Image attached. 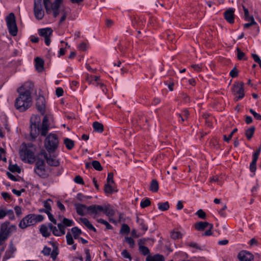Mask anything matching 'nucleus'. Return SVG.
I'll return each mask as SVG.
<instances>
[{
  "mask_svg": "<svg viewBox=\"0 0 261 261\" xmlns=\"http://www.w3.org/2000/svg\"><path fill=\"white\" fill-rule=\"evenodd\" d=\"M30 136L32 139H35L40 132L43 136L46 135L49 127L48 119L46 115L44 116L41 127H39L40 118L39 116H32L30 119Z\"/></svg>",
  "mask_w": 261,
  "mask_h": 261,
  "instance_id": "obj_1",
  "label": "nucleus"
},
{
  "mask_svg": "<svg viewBox=\"0 0 261 261\" xmlns=\"http://www.w3.org/2000/svg\"><path fill=\"white\" fill-rule=\"evenodd\" d=\"M17 91L19 95L15 99L14 106L19 112H24L32 105L31 92L25 90L23 87H20Z\"/></svg>",
  "mask_w": 261,
  "mask_h": 261,
  "instance_id": "obj_2",
  "label": "nucleus"
},
{
  "mask_svg": "<svg viewBox=\"0 0 261 261\" xmlns=\"http://www.w3.org/2000/svg\"><path fill=\"white\" fill-rule=\"evenodd\" d=\"M16 230V226L14 225H10L9 221L2 223L0 228V246L4 243L12 232Z\"/></svg>",
  "mask_w": 261,
  "mask_h": 261,
  "instance_id": "obj_3",
  "label": "nucleus"
},
{
  "mask_svg": "<svg viewBox=\"0 0 261 261\" xmlns=\"http://www.w3.org/2000/svg\"><path fill=\"white\" fill-rule=\"evenodd\" d=\"M43 218V216L41 215L29 214L20 221L19 226L22 229H24L42 221Z\"/></svg>",
  "mask_w": 261,
  "mask_h": 261,
  "instance_id": "obj_4",
  "label": "nucleus"
},
{
  "mask_svg": "<svg viewBox=\"0 0 261 261\" xmlns=\"http://www.w3.org/2000/svg\"><path fill=\"white\" fill-rule=\"evenodd\" d=\"M59 140L57 136L54 134H49L44 142V146L49 153H53L57 149Z\"/></svg>",
  "mask_w": 261,
  "mask_h": 261,
  "instance_id": "obj_5",
  "label": "nucleus"
},
{
  "mask_svg": "<svg viewBox=\"0 0 261 261\" xmlns=\"http://www.w3.org/2000/svg\"><path fill=\"white\" fill-rule=\"evenodd\" d=\"M7 24L10 34L15 36L17 34V27L16 23L15 17L13 13H11L6 18Z\"/></svg>",
  "mask_w": 261,
  "mask_h": 261,
  "instance_id": "obj_6",
  "label": "nucleus"
},
{
  "mask_svg": "<svg viewBox=\"0 0 261 261\" xmlns=\"http://www.w3.org/2000/svg\"><path fill=\"white\" fill-rule=\"evenodd\" d=\"M21 159L23 161H27L31 162L34 159V153L30 149L28 148L26 145H23L19 151Z\"/></svg>",
  "mask_w": 261,
  "mask_h": 261,
  "instance_id": "obj_7",
  "label": "nucleus"
},
{
  "mask_svg": "<svg viewBox=\"0 0 261 261\" xmlns=\"http://www.w3.org/2000/svg\"><path fill=\"white\" fill-rule=\"evenodd\" d=\"M35 172L40 177L45 178L48 175L45 169L44 162L42 160H38L35 164Z\"/></svg>",
  "mask_w": 261,
  "mask_h": 261,
  "instance_id": "obj_8",
  "label": "nucleus"
},
{
  "mask_svg": "<svg viewBox=\"0 0 261 261\" xmlns=\"http://www.w3.org/2000/svg\"><path fill=\"white\" fill-rule=\"evenodd\" d=\"M41 1L42 0H34V13L36 18L38 20H41L44 15Z\"/></svg>",
  "mask_w": 261,
  "mask_h": 261,
  "instance_id": "obj_9",
  "label": "nucleus"
},
{
  "mask_svg": "<svg viewBox=\"0 0 261 261\" xmlns=\"http://www.w3.org/2000/svg\"><path fill=\"white\" fill-rule=\"evenodd\" d=\"M38 33L40 36L44 38L46 45L48 46L50 44V37L53 34L52 29L49 28L41 29L38 30Z\"/></svg>",
  "mask_w": 261,
  "mask_h": 261,
  "instance_id": "obj_10",
  "label": "nucleus"
},
{
  "mask_svg": "<svg viewBox=\"0 0 261 261\" xmlns=\"http://www.w3.org/2000/svg\"><path fill=\"white\" fill-rule=\"evenodd\" d=\"M244 83L242 82L238 83L233 85L232 92L234 95H238L236 97V100L242 98L244 96Z\"/></svg>",
  "mask_w": 261,
  "mask_h": 261,
  "instance_id": "obj_11",
  "label": "nucleus"
},
{
  "mask_svg": "<svg viewBox=\"0 0 261 261\" xmlns=\"http://www.w3.org/2000/svg\"><path fill=\"white\" fill-rule=\"evenodd\" d=\"M41 252L44 255L48 256V255H50V257L54 260L56 259L57 255H58V248L56 246H55L54 248L52 251H51L50 248L45 246L44 247L43 250H42Z\"/></svg>",
  "mask_w": 261,
  "mask_h": 261,
  "instance_id": "obj_12",
  "label": "nucleus"
},
{
  "mask_svg": "<svg viewBox=\"0 0 261 261\" xmlns=\"http://www.w3.org/2000/svg\"><path fill=\"white\" fill-rule=\"evenodd\" d=\"M74 206L76 212L79 215L83 216L88 213V206L86 205L80 203H75L74 204Z\"/></svg>",
  "mask_w": 261,
  "mask_h": 261,
  "instance_id": "obj_13",
  "label": "nucleus"
},
{
  "mask_svg": "<svg viewBox=\"0 0 261 261\" xmlns=\"http://www.w3.org/2000/svg\"><path fill=\"white\" fill-rule=\"evenodd\" d=\"M41 154L44 156L48 165L55 167H58L60 165V162L56 160L55 157L51 156L50 155H48L45 151L42 152Z\"/></svg>",
  "mask_w": 261,
  "mask_h": 261,
  "instance_id": "obj_14",
  "label": "nucleus"
},
{
  "mask_svg": "<svg viewBox=\"0 0 261 261\" xmlns=\"http://www.w3.org/2000/svg\"><path fill=\"white\" fill-rule=\"evenodd\" d=\"M238 257L240 261H253L254 259L253 254L246 251H241Z\"/></svg>",
  "mask_w": 261,
  "mask_h": 261,
  "instance_id": "obj_15",
  "label": "nucleus"
},
{
  "mask_svg": "<svg viewBox=\"0 0 261 261\" xmlns=\"http://www.w3.org/2000/svg\"><path fill=\"white\" fill-rule=\"evenodd\" d=\"M36 108L42 115L45 113V99L44 97L39 96L36 99Z\"/></svg>",
  "mask_w": 261,
  "mask_h": 261,
  "instance_id": "obj_16",
  "label": "nucleus"
},
{
  "mask_svg": "<svg viewBox=\"0 0 261 261\" xmlns=\"http://www.w3.org/2000/svg\"><path fill=\"white\" fill-rule=\"evenodd\" d=\"M62 1L63 0H55L51 4L50 9L51 10V12H53V16L54 17H57L59 14L60 12L59 11V8Z\"/></svg>",
  "mask_w": 261,
  "mask_h": 261,
  "instance_id": "obj_17",
  "label": "nucleus"
},
{
  "mask_svg": "<svg viewBox=\"0 0 261 261\" xmlns=\"http://www.w3.org/2000/svg\"><path fill=\"white\" fill-rule=\"evenodd\" d=\"M103 207L99 205H91L88 206V211L90 215H96L100 212H102Z\"/></svg>",
  "mask_w": 261,
  "mask_h": 261,
  "instance_id": "obj_18",
  "label": "nucleus"
},
{
  "mask_svg": "<svg viewBox=\"0 0 261 261\" xmlns=\"http://www.w3.org/2000/svg\"><path fill=\"white\" fill-rule=\"evenodd\" d=\"M234 12L232 8H229L224 13L225 19L230 23L234 22Z\"/></svg>",
  "mask_w": 261,
  "mask_h": 261,
  "instance_id": "obj_19",
  "label": "nucleus"
},
{
  "mask_svg": "<svg viewBox=\"0 0 261 261\" xmlns=\"http://www.w3.org/2000/svg\"><path fill=\"white\" fill-rule=\"evenodd\" d=\"M208 226H210V228H213V225L207 222L200 221L195 224V227L198 231H202Z\"/></svg>",
  "mask_w": 261,
  "mask_h": 261,
  "instance_id": "obj_20",
  "label": "nucleus"
},
{
  "mask_svg": "<svg viewBox=\"0 0 261 261\" xmlns=\"http://www.w3.org/2000/svg\"><path fill=\"white\" fill-rule=\"evenodd\" d=\"M115 184L107 183L105 185L104 191L106 194H112L114 192H117L118 190L114 186Z\"/></svg>",
  "mask_w": 261,
  "mask_h": 261,
  "instance_id": "obj_21",
  "label": "nucleus"
},
{
  "mask_svg": "<svg viewBox=\"0 0 261 261\" xmlns=\"http://www.w3.org/2000/svg\"><path fill=\"white\" fill-rule=\"evenodd\" d=\"M16 251V248L14 246L12 243H11L9 245V250H7L4 256L3 259L7 260L11 257L14 252Z\"/></svg>",
  "mask_w": 261,
  "mask_h": 261,
  "instance_id": "obj_22",
  "label": "nucleus"
},
{
  "mask_svg": "<svg viewBox=\"0 0 261 261\" xmlns=\"http://www.w3.org/2000/svg\"><path fill=\"white\" fill-rule=\"evenodd\" d=\"M146 261H164V257L163 255L159 254L153 256L149 255L147 256Z\"/></svg>",
  "mask_w": 261,
  "mask_h": 261,
  "instance_id": "obj_23",
  "label": "nucleus"
},
{
  "mask_svg": "<svg viewBox=\"0 0 261 261\" xmlns=\"http://www.w3.org/2000/svg\"><path fill=\"white\" fill-rule=\"evenodd\" d=\"M80 220L89 229L94 232L96 231V229L92 225L90 222L86 218H80Z\"/></svg>",
  "mask_w": 261,
  "mask_h": 261,
  "instance_id": "obj_24",
  "label": "nucleus"
},
{
  "mask_svg": "<svg viewBox=\"0 0 261 261\" xmlns=\"http://www.w3.org/2000/svg\"><path fill=\"white\" fill-rule=\"evenodd\" d=\"M36 68L38 72H41L43 70L44 62L43 60L40 58H36L35 59Z\"/></svg>",
  "mask_w": 261,
  "mask_h": 261,
  "instance_id": "obj_25",
  "label": "nucleus"
},
{
  "mask_svg": "<svg viewBox=\"0 0 261 261\" xmlns=\"http://www.w3.org/2000/svg\"><path fill=\"white\" fill-rule=\"evenodd\" d=\"M149 190L152 192H156L159 190V184L156 179H152L151 181Z\"/></svg>",
  "mask_w": 261,
  "mask_h": 261,
  "instance_id": "obj_26",
  "label": "nucleus"
},
{
  "mask_svg": "<svg viewBox=\"0 0 261 261\" xmlns=\"http://www.w3.org/2000/svg\"><path fill=\"white\" fill-rule=\"evenodd\" d=\"M102 212L109 217H112L115 215V211L109 206L103 207Z\"/></svg>",
  "mask_w": 261,
  "mask_h": 261,
  "instance_id": "obj_27",
  "label": "nucleus"
},
{
  "mask_svg": "<svg viewBox=\"0 0 261 261\" xmlns=\"http://www.w3.org/2000/svg\"><path fill=\"white\" fill-rule=\"evenodd\" d=\"M93 127L94 130L98 133H102L103 131V125L102 123L95 121L93 123Z\"/></svg>",
  "mask_w": 261,
  "mask_h": 261,
  "instance_id": "obj_28",
  "label": "nucleus"
},
{
  "mask_svg": "<svg viewBox=\"0 0 261 261\" xmlns=\"http://www.w3.org/2000/svg\"><path fill=\"white\" fill-rule=\"evenodd\" d=\"M64 143L65 145L66 148L69 150L72 149L74 146V141L68 138H65L64 139Z\"/></svg>",
  "mask_w": 261,
  "mask_h": 261,
  "instance_id": "obj_29",
  "label": "nucleus"
},
{
  "mask_svg": "<svg viewBox=\"0 0 261 261\" xmlns=\"http://www.w3.org/2000/svg\"><path fill=\"white\" fill-rule=\"evenodd\" d=\"M40 231L44 237H48L50 234V232L48 231V227L45 225H42L41 226Z\"/></svg>",
  "mask_w": 261,
  "mask_h": 261,
  "instance_id": "obj_30",
  "label": "nucleus"
},
{
  "mask_svg": "<svg viewBox=\"0 0 261 261\" xmlns=\"http://www.w3.org/2000/svg\"><path fill=\"white\" fill-rule=\"evenodd\" d=\"M170 207L168 202H160L158 203V208L162 211L168 210Z\"/></svg>",
  "mask_w": 261,
  "mask_h": 261,
  "instance_id": "obj_31",
  "label": "nucleus"
},
{
  "mask_svg": "<svg viewBox=\"0 0 261 261\" xmlns=\"http://www.w3.org/2000/svg\"><path fill=\"white\" fill-rule=\"evenodd\" d=\"M254 130V127H251L246 130L245 135L248 139L250 140L252 137Z\"/></svg>",
  "mask_w": 261,
  "mask_h": 261,
  "instance_id": "obj_32",
  "label": "nucleus"
},
{
  "mask_svg": "<svg viewBox=\"0 0 261 261\" xmlns=\"http://www.w3.org/2000/svg\"><path fill=\"white\" fill-rule=\"evenodd\" d=\"M71 231L73 234V237L74 239H77L79 236L82 233V231L81 229L78 228L77 227H73L71 229Z\"/></svg>",
  "mask_w": 261,
  "mask_h": 261,
  "instance_id": "obj_33",
  "label": "nucleus"
},
{
  "mask_svg": "<svg viewBox=\"0 0 261 261\" xmlns=\"http://www.w3.org/2000/svg\"><path fill=\"white\" fill-rule=\"evenodd\" d=\"M43 4L46 9V11L47 13L49 14L51 13V10L50 7H51V4L50 3V0H43Z\"/></svg>",
  "mask_w": 261,
  "mask_h": 261,
  "instance_id": "obj_34",
  "label": "nucleus"
},
{
  "mask_svg": "<svg viewBox=\"0 0 261 261\" xmlns=\"http://www.w3.org/2000/svg\"><path fill=\"white\" fill-rule=\"evenodd\" d=\"M91 165L93 168L97 171H101L102 170V167H101L99 162L97 161H92Z\"/></svg>",
  "mask_w": 261,
  "mask_h": 261,
  "instance_id": "obj_35",
  "label": "nucleus"
},
{
  "mask_svg": "<svg viewBox=\"0 0 261 261\" xmlns=\"http://www.w3.org/2000/svg\"><path fill=\"white\" fill-rule=\"evenodd\" d=\"M9 169L12 172H16L17 173H20L21 172V169L16 164H10L9 166Z\"/></svg>",
  "mask_w": 261,
  "mask_h": 261,
  "instance_id": "obj_36",
  "label": "nucleus"
},
{
  "mask_svg": "<svg viewBox=\"0 0 261 261\" xmlns=\"http://www.w3.org/2000/svg\"><path fill=\"white\" fill-rule=\"evenodd\" d=\"M139 250L144 255H149V249L146 246H141V247H139Z\"/></svg>",
  "mask_w": 261,
  "mask_h": 261,
  "instance_id": "obj_37",
  "label": "nucleus"
},
{
  "mask_svg": "<svg viewBox=\"0 0 261 261\" xmlns=\"http://www.w3.org/2000/svg\"><path fill=\"white\" fill-rule=\"evenodd\" d=\"M51 203H53V201L50 199H48L44 202V206L46 210H48V212H50L51 210Z\"/></svg>",
  "mask_w": 261,
  "mask_h": 261,
  "instance_id": "obj_38",
  "label": "nucleus"
},
{
  "mask_svg": "<svg viewBox=\"0 0 261 261\" xmlns=\"http://www.w3.org/2000/svg\"><path fill=\"white\" fill-rule=\"evenodd\" d=\"M130 231V228L129 226L125 224H123L120 229V233H128Z\"/></svg>",
  "mask_w": 261,
  "mask_h": 261,
  "instance_id": "obj_39",
  "label": "nucleus"
},
{
  "mask_svg": "<svg viewBox=\"0 0 261 261\" xmlns=\"http://www.w3.org/2000/svg\"><path fill=\"white\" fill-rule=\"evenodd\" d=\"M97 221L98 223L103 224L106 225L107 229H112V226L106 220L102 219H99L97 220Z\"/></svg>",
  "mask_w": 261,
  "mask_h": 261,
  "instance_id": "obj_40",
  "label": "nucleus"
},
{
  "mask_svg": "<svg viewBox=\"0 0 261 261\" xmlns=\"http://www.w3.org/2000/svg\"><path fill=\"white\" fill-rule=\"evenodd\" d=\"M257 160L253 159L250 165V170L252 172H255L256 169V164Z\"/></svg>",
  "mask_w": 261,
  "mask_h": 261,
  "instance_id": "obj_41",
  "label": "nucleus"
},
{
  "mask_svg": "<svg viewBox=\"0 0 261 261\" xmlns=\"http://www.w3.org/2000/svg\"><path fill=\"white\" fill-rule=\"evenodd\" d=\"M62 223L65 225V226H71L73 224V222L72 220H69L66 218H63Z\"/></svg>",
  "mask_w": 261,
  "mask_h": 261,
  "instance_id": "obj_42",
  "label": "nucleus"
},
{
  "mask_svg": "<svg viewBox=\"0 0 261 261\" xmlns=\"http://www.w3.org/2000/svg\"><path fill=\"white\" fill-rule=\"evenodd\" d=\"M237 53H238L237 57L239 60H240L243 59H244L245 60H247V58H244V57H245V54L243 52H242L239 48H237Z\"/></svg>",
  "mask_w": 261,
  "mask_h": 261,
  "instance_id": "obj_43",
  "label": "nucleus"
},
{
  "mask_svg": "<svg viewBox=\"0 0 261 261\" xmlns=\"http://www.w3.org/2000/svg\"><path fill=\"white\" fill-rule=\"evenodd\" d=\"M181 233L178 231H172L171 232V237L173 239H178L181 238Z\"/></svg>",
  "mask_w": 261,
  "mask_h": 261,
  "instance_id": "obj_44",
  "label": "nucleus"
},
{
  "mask_svg": "<svg viewBox=\"0 0 261 261\" xmlns=\"http://www.w3.org/2000/svg\"><path fill=\"white\" fill-rule=\"evenodd\" d=\"M90 196H85L81 193H79L76 195V198L80 201H85L86 199L90 198Z\"/></svg>",
  "mask_w": 261,
  "mask_h": 261,
  "instance_id": "obj_45",
  "label": "nucleus"
},
{
  "mask_svg": "<svg viewBox=\"0 0 261 261\" xmlns=\"http://www.w3.org/2000/svg\"><path fill=\"white\" fill-rule=\"evenodd\" d=\"M66 237L67 244L70 245H72L74 243V241L71 234L69 232H67Z\"/></svg>",
  "mask_w": 261,
  "mask_h": 261,
  "instance_id": "obj_46",
  "label": "nucleus"
},
{
  "mask_svg": "<svg viewBox=\"0 0 261 261\" xmlns=\"http://www.w3.org/2000/svg\"><path fill=\"white\" fill-rule=\"evenodd\" d=\"M114 174L112 172H110L108 174V177L107 179V183L115 184V181L113 179Z\"/></svg>",
  "mask_w": 261,
  "mask_h": 261,
  "instance_id": "obj_47",
  "label": "nucleus"
},
{
  "mask_svg": "<svg viewBox=\"0 0 261 261\" xmlns=\"http://www.w3.org/2000/svg\"><path fill=\"white\" fill-rule=\"evenodd\" d=\"M151 204V202L149 199H146L144 201H142L140 204L141 207L142 208H145L147 206H148Z\"/></svg>",
  "mask_w": 261,
  "mask_h": 261,
  "instance_id": "obj_48",
  "label": "nucleus"
},
{
  "mask_svg": "<svg viewBox=\"0 0 261 261\" xmlns=\"http://www.w3.org/2000/svg\"><path fill=\"white\" fill-rule=\"evenodd\" d=\"M196 215L198 216L199 218L201 219H204L206 218V214L202 210H199L196 212Z\"/></svg>",
  "mask_w": 261,
  "mask_h": 261,
  "instance_id": "obj_49",
  "label": "nucleus"
},
{
  "mask_svg": "<svg viewBox=\"0 0 261 261\" xmlns=\"http://www.w3.org/2000/svg\"><path fill=\"white\" fill-rule=\"evenodd\" d=\"M237 128L233 129L232 132L229 134L228 137H227L226 135H224L223 136L224 141H225L226 142H228L231 139L233 134L237 132Z\"/></svg>",
  "mask_w": 261,
  "mask_h": 261,
  "instance_id": "obj_50",
  "label": "nucleus"
},
{
  "mask_svg": "<svg viewBox=\"0 0 261 261\" xmlns=\"http://www.w3.org/2000/svg\"><path fill=\"white\" fill-rule=\"evenodd\" d=\"M250 18V22L245 23L244 24V27L245 28H248L250 26L256 24V22L254 21V18L253 16H251Z\"/></svg>",
  "mask_w": 261,
  "mask_h": 261,
  "instance_id": "obj_51",
  "label": "nucleus"
},
{
  "mask_svg": "<svg viewBox=\"0 0 261 261\" xmlns=\"http://www.w3.org/2000/svg\"><path fill=\"white\" fill-rule=\"evenodd\" d=\"M125 240L126 242L129 245L131 248H133L135 246V241L134 240L130 237H126Z\"/></svg>",
  "mask_w": 261,
  "mask_h": 261,
  "instance_id": "obj_52",
  "label": "nucleus"
},
{
  "mask_svg": "<svg viewBox=\"0 0 261 261\" xmlns=\"http://www.w3.org/2000/svg\"><path fill=\"white\" fill-rule=\"evenodd\" d=\"M74 181L79 184H82L83 185L84 184V180L82 177L80 175H77L75 177L74 179Z\"/></svg>",
  "mask_w": 261,
  "mask_h": 261,
  "instance_id": "obj_53",
  "label": "nucleus"
},
{
  "mask_svg": "<svg viewBox=\"0 0 261 261\" xmlns=\"http://www.w3.org/2000/svg\"><path fill=\"white\" fill-rule=\"evenodd\" d=\"M243 10H244V14H245V19L246 20H247V21H250V17L249 15V11H248V10L245 8V6H243Z\"/></svg>",
  "mask_w": 261,
  "mask_h": 261,
  "instance_id": "obj_54",
  "label": "nucleus"
},
{
  "mask_svg": "<svg viewBox=\"0 0 261 261\" xmlns=\"http://www.w3.org/2000/svg\"><path fill=\"white\" fill-rule=\"evenodd\" d=\"M53 233L56 236H61L63 234H61V231L56 226H55L51 230Z\"/></svg>",
  "mask_w": 261,
  "mask_h": 261,
  "instance_id": "obj_55",
  "label": "nucleus"
},
{
  "mask_svg": "<svg viewBox=\"0 0 261 261\" xmlns=\"http://www.w3.org/2000/svg\"><path fill=\"white\" fill-rule=\"evenodd\" d=\"M58 227L59 230H60V231H61V234L64 235L65 233V225L63 224V223H58Z\"/></svg>",
  "mask_w": 261,
  "mask_h": 261,
  "instance_id": "obj_56",
  "label": "nucleus"
},
{
  "mask_svg": "<svg viewBox=\"0 0 261 261\" xmlns=\"http://www.w3.org/2000/svg\"><path fill=\"white\" fill-rule=\"evenodd\" d=\"M46 214L48 215V219L49 220L52 222L54 224H56L57 223L56 220L54 218L53 215L50 213V212H48V211H47Z\"/></svg>",
  "mask_w": 261,
  "mask_h": 261,
  "instance_id": "obj_57",
  "label": "nucleus"
},
{
  "mask_svg": "<svg viewBox=\"0 0 261 261\" xmlns=\"http://www.w3.org/2000/svg\"><path fill=\"white\" fill-rule=\"evenodd\" d=\"M137 221L142 226V230H143L144 231H146L147 230L148 227L147 226L145 225L143 220L140 221L139 218H137Z\"/></svg>",
  "mask_w": 261,
  "mask_h": 261,
  "instance_id": "obj_58",
  "label": "nucleus"
},
{
  "mask_svg": "<svg viewBox=\"0 0 261 261\" xmlns=\"http://www.w3.org/2000/svg\"><path fill=\"white\" fill-rule=\"evenodd\" d=\"M250 112L255 119L257 120H261V115L260 114L255 112L253 109H250Z\"/></svg>",
  "mask_w": 261,
  "mask_h": 261,
  "instance_id": "obj_59",
  "label": "nucleus"
},
{
  "mask_svg": "<svg viewBox=\"0 0 261 261\" xmlns=\"http://www.w3.org/2000/svg\"><path fill=\"white\" fill-rule=\"evenodd\" d=\"M238 70H237V69L236 67H234L230 72V75L232 77H237L238 76Z\"/></svg>",
  "mask_w": 261,
  "mask_h": 261,
  "instance_id": "obj_60",
  "label": "nucleus"
},
{
  "mask_svg": "<svg viewBox=\"0 0 261 261\" xmlns=\"http://www.w3.org/2000/svg\"><path fill=\"white\" fill-rule=\"evenodd\" d=\"M122 255L123 256L124 258H128L129 260L132 259V257L130 254L126 250H124L122 252Z\"/></svg>",
  "mask_w": 261,
  "mask_h": 261,
  "instance_id": "obj_61",
  "label": "nucleus"
},
{
  "mask_svg": "<svg viewBox=\"0 0 261 261\" xmlns=\"http://www.w3.org/2000/svg\"><path fill=\"white\" fill-rule=\"evenodd\" d=\"M191 67L197 72H200L202 69L201 65L199 64H193Z\"/></svg>",
  "mask_w": 261,
  "mask_h": 261,
  "instance_id": "obj_62",
  "label": "nucleus"
},
{
  "mask_svg": "<svg viewBox=\"0 0 261 261\" xmlns=\"http://www.w3.org/2000/svg\"><path fill=\"white\" fill-rule=\"evenodd\" d=\"M61 14H62V17L60 20V21H59V23H61L62 22H63L66 18V17H67V12L66 11H62L61 12Z\"/></svg>",
  "mask_w": 261,
  "mask_h": 261,
  "instance_id": "obj_63",
  "label": "nucleus"
},
{
  "mask_svg": "<svg viewBox=\"0 0 261 261\" xmlns=\"http://www.w3.org/2000/svg\"><path fill=\"white\" fill-rule=\"evenodd\" d=\"M15 213L17 216H20L22 214L21 208L19 206H16L14 207Z\"/></svg>",
  "mask_w": 261,
  "mask_h": 261,
  "instance_id": "obj_64",
  "label": "nucleus"
}]
</instances>
